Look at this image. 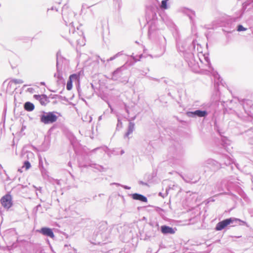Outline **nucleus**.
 Segmentation results:
<instances>
[{"label":"nucleus","instance_id":"f257e3e1","mask_svg":"<svg viewBox=\"0 0 253 253\" xmlns=\"http://www.w3.org/2000/svg\"><path fill=\"white\" fill-rule=\"evenodd\" d=\"M57 120V117L53 112H49L45 115H42L41 121L44 124H52Z\"/></svg>","mask_w":253,"mask_h":253},{"label":"nucleus","instance_id":"f03ea898","mask_svg":"<svg viewBox=\"0 0 253 253\" xmlns=\"http://www.w3.org/2000/svg\"><path fill=\"white\" fill-rule=\"evenodd\" d=\"M0 203L2 206L6 209L10 208L12 206V198L11 195L7 194L2 197L0 199Z\"/></svg>","mask_w":253,"mask_h":253},{"label":"nucleus","instance_id":"7ed1b4c3","mask_svg":"<svg viewBox=\"0 0 253 253\" xmlns=\"http://www.w3.org/2000/svg\"><path fill=\"white\" fill-rule=\"evenodd\" d=\"M236 219H233L231 218L225 219L218 222L215 227V229L217 231H220L224 229L227 226L232 223L234 221L236 220Z\"/></svg>","mask_w":253,"mask_h":253},{"label":"nucleus","instance_id":"20e7f679","mask_svg":"<svg viewBox=\"0 0 253 253\" xmlns=\"http://www.w3.org/2000/svg\"><path fill=\"white\" fill-rule=\"evenodd\" d=\"M80 78V74H74L71 75L67 83L66 88L68 90H70L72 88V82L73 80H78Z\"/></svg>","mask_w":253,"mask_h":253},{"label":"nucleus","instance_id":"39448f33","mask_svg":"<svg viewBox=\"0 0 253 253\" xmlns=\"http://www.w3.org/2000/svg\"><path fill=\"white\" fill-rule=\"evenodd\" d=\"M39 232L42 235L50 237L51 238H54V235L52 230L47 227H43L39 230Z\"/></svg>","mask_w":253,"mask_h":253},{"label":"nucleus","instance_id":"423d86ee","mask_svg":"<svg viewBox=\"0 0 253 253\" xmlns=\"http://www.w3.org/2000/svg\"><path fill=\"white\" fill-rule=\"evenodd\" d=\"M161 231L164 234H174L175 233V231L171 227L167 226H161Z\"/></svg>","mask_w":253,"mask_h":253},{"label":"nucleus","instance_id":"0eeeda50","mask_svg":"<svg viewBox=\"0 0 253 253\" xmlns=\"http://www.w3.org/2000/svg\"><path fill=\"white\" fill-rule=\"evenodd\" d=\"M132 197L134 200H139L143 202H147V199L146 197L141 194L135 193L132 194Z\"/></svg>","mask_w":253,"mask_h":253},{"label":"nucleus","instance_id":"6e6552de","mask_svg":"<svg viewBox=\"0 0 253 253\" xmlns=\"http://www.w3.org/2000/svg\"><path fill=\"white\" fill-rule=\"evenodd\" d=\"M24 107L25 110L27 111H32L35 108L34 105L30 102H26L24 104Z\"/></svg>","mask_w":253,"mask_h":253},{"label":"nucleus","instance_id":"1a4fd4ad","mask_svg":"<svg viewBox=\"0 0 253 253\" xmlns=\"http://www.w3.org/2000/svg\"><path fill=\"white\" fill-rule=\"evenodd\" d=\"M191 113L200 117H205L207 115V111L201 110H196L193 112H191Z\"/></svg>","mask_w":253,"mask_h":253},{"label":"nucleus","instance_id":"9d476101","mask_svg":"<svg viewBox=\"0 0 253 253\" xmlns=\"http://www.w3.org/2000/svg\"><path fill=\"white\" fill-rule=\"evenodd\" d=\"M40 102L42 105H45V102L47 101V97L45 95H42L40 96Z\"/></svg>","mask_w":253,"mask_h":253},{"label":"nucleus","instance_id":"9b49d317","mask_svg":"<svg viewBox=\"0 0 253 253\" xmlns=\"http://www.w3.org/2000/svg\"><path fill=\"white\" fill-rule=\"evenodd\" d=\"M169 0H163L162 1V4L161 5V7L163 9H167V2Z\"/></svg>","mask_w":253,"mask_h":253},{"label":"nucleus","instance_id":"f8f14e48","mask_svg":"<svg viewBox=\"0 0 253 253\" xmlns=\"http://www.w3.org/2000/svg\"><path fill=\"white\" fill-rule=\"evenodd\" d=\"M133 124H130L129 125V128H128V131L126 133V136H128V135L129 134H130L133 131Z\"/></svg>","mask_w":253,"mask_h":253},{"label":"nucleus","instance_id":"ddd939ff","mask_svg":"<svg viewBox=\"0 0 253 253\" xmlns=\"http://www.w3.org/2000/svg\"><path fill=\"white\" fill-rule=\"evenodd\" d=\"M24 166L25 167V169L26 170H27L28 169H29L31 167V164L28 161H26L24 163Z\"/></svg>","mask_w":253,"mask_h":253},{"label":"nucleus","instance_id":"4468645a","mask_svg":"<svg viewBox=\"0 0 253 253\" xmlns=\"http://www.w3.org/2000/svg\"><path fill=\"white\" fill-rule=\"evenodd\" d=\"M246 30L247 29L244 28L242 25H240L238 26L237 30L239 32L246 31Z\"/></svg>","mask_w":253,"mask_h":253}]
</instances>
